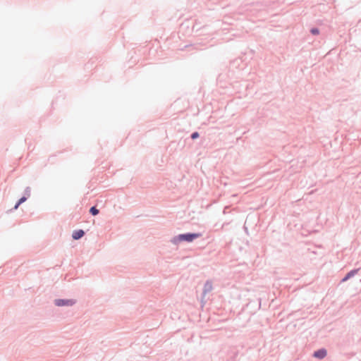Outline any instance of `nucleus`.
<instances>
[{"mask_svg":"<svg viewBox=\"0 0 361 361\" xmlns=\"http://www.w3.org/2000/svg\"><path fill=\"white\" fill-rule=\"evenodd\" d=\"M326 355V351L324 349H320L317 351H315L314 353V356L315 357L322 359Z\"/></svg>","mask_w":361,"mask_h":361,"instance_id":"obj_3","label":"nucleus"},{"mask_svg":"<svg viewBox=\"0 0 361 361\" xmlns=\"http://www.w3.org/2000/svg\"><path fill=\"white\" fill-rule=\"evenodd\" d=\"M355 273V271H353L348 274V275L343 279V281H346L348 278L353 276Z\"/></svg>","mask_w":361,"mask_h":361,"instance_id":"obj_8","label":"nucleus"},{"mask_svg":"<svg viewBox=\"0 0 361 361\" xmlns=\"http://www.w3.org/2000/svg\"><path fill=\"white\" fill-rule=\"evenodd\" d=\"M199 137V134H198V133H197V132H195V133H192V135H191V137H192V139H195V138H197V137Z\"/></svg>","mask_w":361,"mask_h":361,"instance_id":"obj_9","label":"nucleus"},{"mask_svg":"<svg viewBox=\"0 0 361 361\" xmlns=\"http://www.w3.org/2000/svg\"><path fill=\"white\" fill-rule=\"evenodd\" d=\"M27 200V199H26V197H21V198L18 200V203L15 205L14 209H17L18 208L19 205H20V204H22L23 202H25V200Z\"/></svg>","mask_w":361,"mask_h":361,"instance_id":"obj_5","label":"nucleus"},{"mask_svg":"<svg viewBox=\"0 0 361 361\" xmlns=\"http://www.w3.org/2000/svg\"><path fill=\"white\" fill-rule=\"evenodd\" d=\"M85 233L82 230H78L73 232V238L75 240L80 239L84 235Z\"/></svg>","mask_w":361,"mask_h":361,"instance_id":"obj_4","label":"nucleus"},{"mask_svg":"<svg viewBox=\"0 0 361 361\" xmlns=\"http://www.w3.org/2000/svg\"><path fill=\"white\" fill-rule=\"evenodd\" d=\"M204 288L205 291L210 290L212 289V284L209 282L206 283Z\"/></svg>","mask_w":361,"mask_h":361,"instance_id":"obj_7","label":"nucleus"},{"mask_svg":"<svg viewBox=\"0 0 361 361\" xmlns=\"http://www.w3.org/2000/svg\"><path fill=\"white\" fill-rule=\"evenodd\" d=\"M75 303V301L73 300H55V304L57 306H71Z\"/></svg>","mask_w":361,"mask_h":361,"instance_id":"obj_2","label":"nucleus"},{"mask_svg":"<svg viewBox=\"0 0 361 361\" xmlns=\"http://www.w3.org/2000/svg\"><path fill=\"white\" fill-rule=\"evenodd\" d=\"M201 235L200 233H187V234H180L178 236H177L174 239V242H180V241H188V242H192L195 238H197Z\"/></svg>","mask_w":361,"mask_h":361,"instance_id":"obj_1","label":"nucleus"},{"mask_svg":"<svg viewBox=\"0 0 361 361\" xmlns=\"http://www.w3.org/2000/svg\"><path fill=\"white\" fill-rule=\"evenodd\" d=\"M90 212L92 215L95 216V215L99 214V210L95 207H92L90 208Z\"/></svg>","mask_w":361,"mask_h":361,"instance_id":"obj_6","label":"nucleus"},{"mask_svg":"<svg viewBox=\"0 0 361 361\" xmlns=\"http://www.w3.org/2000/svg\"><path fill=\"white\" fill-rule=\"evenodd\" d=\"M312 33L314 34V35H317L319 33V30L317 29H312L311 30Z\"/></svg>","mask_w":361,"mask_h":361,"instance_id":"obj_10","label":"nucleus"}]
</instances>
